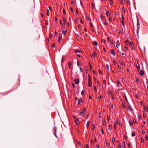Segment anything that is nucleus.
Returning a JSON list of instances; mask_svg holds the SVG:
<instances>
[{
	"mask_svg": "<svg viewBox=\"0 0 148 148\" xmlns=\"http://www.w3.org/2000/svg\"><path fill=\"white\" fill-rule=\"evenodd\" d=\"M106 68H107V71H108V70H109V69L108 64H106Z\"/></svg>",
	"mask_w": 148,
	"mask_h": 148,
	"instance_id": "26",
	"label": "nucleus"
},
{
	"mask_svg": "<svg viewBox=\"0 0 148 148\" xmlns=\"http://www.w3.org/2000/svg\"><path fill=\"white\" fill-rule=\"evenodd\" d=\"M126 108H127V109H129L131 111L132 110V108L131 107V106H127Z\"/></svg>",
	"mask_w": 148,
	"mask_h": 148,
	"instance_id": "16",
	"label": "nucleus"
},
{
	"mask_svg": "<svg viewBox=\"0 0 148 148\" xmlns=\"http://www.w3.org/2000/svg\"><path fill=\"white\" fill-rule=\"evenodd\" d=\"M140 25L138 23V20H137V28L139 27V28Z\"/></svg>",
	"mask_w": 148,
	"mask_h": 148,
	"instance_id": "39",
	"label": "nucleus"
},
{
	"mask_svg": "<svg viewBox=\"0 0 148 148\" xmlns=\"http://www.w3.org/2000/svg\"><path fill=\"white\" fill-rule=\"evenodd\" d=\"M63 22L64 23H66V18L65 17L63 18Z\"/></svg>",
	"mask_w": 148,
	"mask_h": 148,
	"instance_id": "23",
	"label": "nucleus"
},
{
	"mask_svg": "<svg viewBox=\"0 0 148 148\" xmlns=\"http://www.w3.org/2000/svg\"><path fill=\"white\" fill-rule=\"evenodd\" d=\"M95 127V125L94 124H92V129H94Z\"/></svg>",
	"mask_w": 148,
	"mask_h": 148,
	"instance_id": "44",
	"label": "nucleus"
},
{
	"mask_svg": "<svg viewBox=\"0 0 148 148\" xmlns=\"http://www.w3.org/2000/svg\"><path fill=\"white\" fill-rule=\"evenodd\" d=\"M41 16L42 18H43L44 16V15L43 13H42L41 14Z\"/></svg>",
	"mask_w": 148,
	"mask_h": 148,
	"instance_id": "57",
	"label": "nucleus"
},
{
	"mask_svg": "<svg viewBox=\"0 0 148 148\" xmlns=\"http://www.w3.org/2000/svg\"><path fill=\"white\" fill-rule=\"evenodd\" d=\"M144 109L145 111H147L148 112V107L147 108L146 106H144Z\"/></svg>",
	"mask_w": 148,
	"mask_h": 148,
	"instance_id": "18",
	"label": "nucleus"
},
{
	"mask_svg": "<svg viewBox=\"0 0 148 148\" xmlns=\"http://www.w3.org/2000/svg\"><path fill=\"white\" fill-rule=\"evenodd\" d=\"M112 125H110L108 127V129L109 130H111L112 128Z\"/></svg>",
	"mask_w": 148,
	"mask_h": 148,
	"instance_id": "22",
	"label": "nucleus"
},
{
	"mask_svg": "<svg viewBox=\"0 0 148 148\" xmlns=\"http://www.w3.org/2000/svg\"><path fill=\"white\" fill-rule=\"evenodd\" d=\"M93 44L95 45H97V43L96 41H95L93 42Z\"/></svg>",
	"mask_w": 148,
	"mask_h": 148,
	"instance_id": "34",
	"label": "nucleus"
},
{
	"mask_svg": "<svg viewBox=\"0 0 148 148\" xmlns=\"http://www.w3.org/2000/svg\"><path fill=\"white\" fill-rule=\"evenodd\" d=\"M90 121H88L87 122V123L86 124V127L87 128H88L89 126L90 125Z\"/></svg>",
	"mask_w": 148,
	"mask_h": 148,
	"instance_id": "17",
	"label": "nucleus"
},
{
	"mask_svg": "<svg viewBox=\"0 0 148 148\" xmlns=\"http://www.w3.org/2000/svg\"><path fill=\"white\" fill-rule=\"evenodd\" d=\"M110 52H111V54L112 55H113L114 56L115 55V52L114 50L112 49V50H111Z\"/></svg>",
	"mask_w": 148,
	"mask_h": 148,
	"instance_id": "14",
	"label": "nucleus"
},
{
	"mask_svg": "<svg viewBox=\"0 0 148 148\" xmlns=\"http://www.w3.org/2000/svg\"><path fill=\"white\" fill-rule=\"evenodd\" d=\"M140 73L141 75H143V74H144V71L142 70H139Z\"/></svg>",
	"mask_w": 148,
	"mask_h": 148,
	"instance_id": "12",
	"label": "nucleus"
},
{
	"mask_svg": "<svg viewBox=\"0 0 148 148\" xmlns=\"http://www.w3.org/2000/svg\"><path fill=\"white\" fill-rule=\"evenodd\" d=\"M125 50L126 51H127V46L125 47Z\"/></svg>",
	"mask_w": 148,
	"mask_h": 148,
	"instance_id": "61",
	"label": "nucleus"
},
{
	"mask_svg": "<svg viewBox=\"0 0 148 148\" xmlns=\"http://www.w3.org/2000/svg\"><path fill=\"white\" fill-rule=\"evenodd\" d=\"M131 135H132V137H134V136H135V134L134 132L133 133H132L131 134Z\"/></svg>",
	"mask_w": 148,
	"mask_h": 148,
	"instance_id": "42",
	"label": "nucleus"
},
{
	"mask_svg": "<svg viewBox=\"0 0 148 148\" xmlns=\"http://www.w3.org/2000/svg\"><path fill=\"white\" fill-rule=\"evenodd\" d=\"M142 133L143 134H144L145 133V132L144 130H143L142 131Z\"/></svg>",
	"mask_w": 148,
	"mask_h": 148,
	"instance_id": "64",
	"label": "nucleus"
},
{
	"mask_svg": "<svg viewBox=\"0 0 148 148\" xmlns=\"http://www.w3.org/2000/svg\"><path fill=\"white\" fill-rule=\"evenodd\" d=\"M67 32V30L65 28L63 29L62 32V33L65 35V34Z\"/></svg>",
	"mask_w": 148,
	"mask_h": 148,
	"instance_id": "8",
	"label": "nucleus"
},
{
	"mask_svg": "<svg viewBox=\"0 0 148 148\" xmlns=\"http://www.w3.org/2000/svg\"><path fill=\"white\" fill-rule=\"evenodd\" d=\"M86 148H89L88 145V144H86Z\"/></svg>",
	"mask_w": 148,
	"mask_h": 148,
	"instance_id": "54",
	"label": "nucleus"
},
{
	"mask_svg": "<svg viewBox=\"0 0 148 148\" xmlns=\"http://www.w3.org/2000/svg\"><path fill=\"white\" fill-rule=\"evenodd\" d=\"M114 128L115 129H116V124L115 123L114 125Z\"/></svg>",
	"mask_w": 148,
	"mask_h": 148,
	"instance_id": "49",
	"label": "nucleus"
},
{
	"mask_svg": "<svg viewBox=\"0 0 148 148\" xmlns=\"http://www.w3.org/2000/svg\"><path fill=\"white\" fill-rule=\"evenodd\" d=\"M122 108L123 109L124 108H126V107L125 104V103L123 102L122 104Z\"/></svg>",
	"mask_w": 148,
	"mask_h": 148,
	"instance_id": "13",
	"label": "nucleus"
},
{
	"mask_svg": "<svg viewBox=\"0 0 148 148\" xmlns=\"http://www.w3.org/2000/svg\"><path fill=\"white\" fill-rule=\"evenodd\" d=\"M49 11L48 9L47 10V16H49Z\"/></svg>",
	"mask_w": 148,
	"mask_h": 148,
	"instance_id": "20",
	"label": "nucleus"
},
{
	"mask_svg": "<svg viewBox=\"0 0 148 148\" xmlns=\"http://www.w3.org/2000/svg\"><path fill=\"white\" fill-rule=\"evenodd\" d=\"M45 24L47 25L48 24V21L47 20H46L45 21Z\"/></svg>",
	"mask_w": 148,
	"mask_h": 148,
	"instance_id": "51",
	"label": "nucleus"
},
{
	"mask_svg": "<svg viewBox=\"0 0 148 148\" xmlns=\"http://www.w3.org/2000/svg\"><path fill=\"white\" fill-rule=\"evenodd\" d=\"M120 89L119 88V87H118L116 89V93L118 94V95H120Z\"/></svg>",
	"mask_w": 148,
	"mask_h": 148,
	"instance_id": "3",
	"label": "nucleus"
},
{
	"mask_svg": "<svg viewBox=\"0 0 148 148\" xmlns=\"http://www.w3.org/2000/svg\"><path fill=\"white\" fill-rule=\"evenodd\" d=\"M86 111V108H84L82 110V111L79 114L80 115H84V113Z\"/></svg>",
	"mask_w": 148,
	"mask_h": 148,
	"instance_id": "2",
	"label": "nucleus"
},
{
	"mask_svg": "<svg viewBox=\"0 0 148 148\" xmlns=\"http://www.w3.org/2000/svg\"><path fill=\"white\" fill-rule=\"evenodd\" d=\"M81 99H81V100H80L79 99L78 100V101L79 104H80V103L82 102Z\"/></svg>",
	"mask_w": 148,
	"mask_h": 148,
	"instance_id": "47",
	"label": "nucleus"
},
{
	"mask_svg": "<svg viewBox=\"0 0 148 148\" xmlns=\"http://www.w3.org/2000/svg\"><path fill=\"white\" fill-rule=\"evenodd\" d=\"M130 124L131 126H132L133 125L132 122L131 121V122H130Z\"/></svg>",
	"mask_w": 148,
	"mask_h": 148,
	"instance_id": "58",
	"label": "nucleus"
},
{
	"mask_svg": "<svg viewBox=\"0 0 148 148\" xmlns=\"http://www.w3.org/2000/svg\"><path fill=\"white\" fill-rule=\"evenodd\" d=\"M123 96L125 98V99L126 100V101L128 102V100H127V99L126 97V95L125 94H124V96L123 95Z\"/></svg>",
	"mask_w": 148,
	"mask_h": 148,
	"instance_id": "28",
	"label": "nucleus"
},
{
	"mask_svg": "<svg viewBox=\"0 0 148 148\" xmlns=\"http://www.w3.org/2000/svg\"><path fill=\"white\" fill-rule=\"evenodd\" d=\"M103 84H104L106 85V81L105 80H104L103 81Z\"/></svg>",
	"mask_w": 148,
	"mask_h": 148,
	"instance_id": "46",
	"label": "nucleus"
},
{
	"mask_svg": "<svg viewBox=\"0 0 148 148\" xmlns=\"http://www.w3.org/2000/svg\"><path fill=\"white\" fill-rule=\"evenodd\" d=\"M141 142L142 143H143L144 142V139L143 138H141Z\"/></svg>",
	"mask_w": 148,
	"mask_h": 148,
	"instance_id": "43",
	"label": "nucleus"
},
{
	"mask_svg": "<svg viewBox=\"0 0 148 148\" xmlns=\"http://www.w3.org/2000/svg\"><path fill=\"white\" fill-rule=\"evenodd\" d=\"M139 27L137 28V33L138 35V30L139 29Z\"/></svg>",
	"mask_w": 148,
	"mask_h": 148,
	"instance_id": "38",
	"label": "nucleus"
},
{
	"mask_svg": "<svg viewBox=\"0 0 148 148\" xmlns=\"http://www.w3.org/2000/svg\"><path fill=\"white\" fill-rule=\"evenodd\" d=\"M137 63H136V66L137 68V69L138 71H139L140 69V65L139 64L138 62V60H137Z\"/></svg>",
	"mask_w": 148,
	"mask_h": 148,
	"instance_id": "4",
	"label": "nucleus"
},
{
	"mask_svg": "<svg viewBox=\"0 0 148 148\" xmlns=\"http://www.w3.org/2000/svg\"><path fill=\"white\" fill-rule=\"evenodd\" d=\"M143 117L144 118H145L146 117V115L145 113H144L143 114Z\"/></svg>",
	"mask_w": 148,
	"mask_h": 148,
	"instance_id": "59",
	"label": "nucleus"
},
{
	"mask_svg": "<svg viewBox=\"0 0 148 148\" xmlns=\"http://www.w3.org/2000/svg\"><path fill=\"white\" fill-rule=\"evenodd\" d=\"M130 45L131 46V49L132 50H134L135 49V47L134 46V45L132 43L130 42L129 43Z\"/></svg>",
	"mask_w": 148,
	"mask_h": 148,
	"instance_id": "6",
	"label": "nucleus"
},
{
	"mask_svg": "<svg viewBox=\"0 0 148 148\" xmlns=\"http://www.w3.org/2000/svg\"><path fill=\"white\" fill-rule=\"evenodd\" d=\"M70 10L72 12H73V9L72 8H70Z\"/></svg>",
	"mask_w": 148,
	"mask_h": 148,
	"instance_id": "53",
	"label": "nucleus"
},
{
	"mask_svg": "<svg viewBox=\"0 0 148 148\" xmlns=\"http://www.w3.org/2000/svg\"><path fill=\"white\" fill-rule=\"evenodd\" d=\"M120 43L119 42V41H117L116 42V47L117 48H118L119 47H120Z\"/></svg>",
	"mask_w": 148,
	"mask_h": 148,
	"instance_id": "11",
	"label": "nucleus"
},
{
	"mask_svg": "<svg viewBox=\"0 0 148 148\" xmlns=\"http://www.w3.org/2000/svg\"><path fill=\"white\" fill-rule=\"evenodd\" d=\"M112 142H114L115 141V139L114 138H112Z\"/></svg>",
	"mask_w": 148,
	"mask_h": 148,
	"instance_id": "48",
	"label": "nucleus"
},
{
	"mask_svg": "<svg viewBox=\"0 0 148 148\" xmlns=\"http://www.w3.org/2000/svg\"><path fill=\"white\" fill-rule=\"evenodd\" d=\"M58 20V19L56 17V16H55V20L56 21H57Z\"/></svg>",
	"mask_w": 148,
	"mask_h": 148,
	"instance_id": "62",
	"label": "nucleus"
},
{
	"mask_svg": "<svg viewBox=\"0 0 148 148\" xmlns=\"http://www.w3.org/2000/svg\"><path fill=\"white\" fill-rule=\"evenodd\" d=\"M117 86H118V87H119V85L120 84V82L119 80H117Z\"/></svg>",
	"mask_w": 148,
	"mask_h": 148,
	"instance_id": "25",
	"label": "nucleus"
},
{
	"mask_svg": "<svg viewBox=\"0 0 148 148\" xmlns=\"http://www.w3.org/2000/svg\"><path fill=\"white\" fill-rule=\"evenodd\" d=\"M62 39V36L61 34H59V39L58 40L59 42H60Z\"/></svg>",
	"mask_w": 148,
	"mask_h": 148,
	"instance_id": "19",
	"label": "nucleus"
},
{
	"mask_svg": "<svg viewBox=\"0 0 148 148\" xmlns=\"http://www.w3.org/2000/svg\"><path fill=\"white\" fill-rule=\"evenodd\" d=\"M91 144L93 145L94 144L95 142L93 139H92L91 140Z\"/></svg>",
	"mask_w": 148,
	"mask_h": 148,
	"instance_id": "27",
	"label": "nucleus"
},
{
	"mask_svg": "<svg viewBox=\"0 0 148 148\" xmlns=\"http://www.w3.org/2000/svg\"><path fill=\"white\" fill-rule=\"evenodd\" d=\"M88 85L89 87L92 86V78L89 75H88Z\"/></svg>",
	"mask_w": 148,
	"mask_h": 148,
	"instance_id": "1",
	"label": "nucleus"
},
{
	"mask_svg": "<svg viewBox=\"0 0 148 148\" xmlns=\"http://www.w3.org/2000/svg\"><path fill=\"white\" fill-rule=\"evenodd\" d=\"M136 81H137V82H138L139 80V79L138 78V77H136Z\"/></svg>",
	"mask_w": 148,
	"mask_h": 148,
	"instance_id": "52",
	"label": "nucleus"
},
{
	"mask_svg": "<svg viewBox=\"0 0 148 148\" xmlns=\"http://www.w3.org/2000/svg\"><path fill=\"white\" fill-rule=\"evenodd\" d=\"M122 63L121 62V65L122 66L124 65L125 64L123 63V62L122 61Z\"/></svg>",
	"mask_w": 148,
	"mask_h": 148,
	"instance_id": "55",
	"label": "nucleus"
},
{
	"mask_svg": "<svg viewBox=\"0 0 148 148\" xmlns=\"http://www.w3.org/2000/svg\"><path fill=\"white\" fill-rule=\"evenodd\" d=\"M122 20L121 21V22L122 23V24L123 27H124V18L123 17L122 15Z\"/></svg>",
	"mask_w": 148,
	"mask_h": 148,
	"instance_id": "5",
	"label": "nucleus"
},
{
	"mask_svg": "<svg viewBox=\"0 0 148 148\" xmlns=\"http://www.w3.org/2000/svg\"><path fill=\"white\" fill-rule=\"evenodd\" d=\"M108 18H109V21L111 22L112 21V18H111V17L110 16V17H108Z\"/></svg>",
	"mask_w": 148,
	"mask_h": 148,
	"instance_id": "31",
	"label": "nucleus"
},
{
	"mask_svg": "<svg viewBox=\"0 0 148 148\" xmlns=\"http://www.w3.org/2000/svg\"><path fill=\"white\" fill-rule=\"evenodd\" d=\"M97 85L98 86L99 85V81H97Z\"/></svg>",
	"mask_w": 148,
	"mask_h": 148,
	"instance_id": "56",
	"label": "nucleus"
},
{
	"mask_svg": "<svg viewBox=\"0 0 148 148\" xmlns=\"http://www.w3.org/2000/svg\"><path fill=\"white\" fill-rule=\"evenodd\" d=\"M75 122L76 123L77 125H78L79 124V120H78L76 118H75Z\"/></svg>",
	"mask_w": 148,
	"mask_h": 148,
	"instance_id": "10",
	"label": "nucleus"
},
{
	"mask_svg": "<svg viewBox=\"0 0 148 148\" xmlns=\"http://www.w3.org/2000/svg\"><path fill=\"white\" fill-rule=\"evenodd\" d=\"M109 95L110 96H111L112 98H113L114 96V95L112 93L111 91H109Z\"/></svg>",
	"mask_w": 148,
	"mask_h": 148,
	"instance_id": "15",
	"label": "nucleus"
},
{
	"mask_svg": "<svg viewBox=\"0 0 148 148\" xmlns=\"http://www.w3.org/2000/svg\"><path fill=\"white\" fill-rule=\"evenodd\" d=\"M135 96L137 99H138V96L137 94H136L135 95Z\"/></svg>",
	"mask_w": 148,
	"mask_h": 148,
	"instance_id": "40",
	"label": "nucleus"
},
{
	"mask_svg": "<svg viewBox=\"0 0 148 148\" xmlns=\"http://www.w3.org/2000/svg\"><path fill=\"white\" fill-rule=\"evenodd\" d=\"M103 23L106 25H108V23H107V22L106 21H105Z\"/></svg>",
	"mask_w": 148,
	"mask_h": 148,
	"instance_id": "35",
	"label": "nucleus"
},
{
	"mask_svg": "<svg viewBox=\"0 0 148 148\" xmlns=\"http://www.w3.org/2000/svg\"><path fill=\"white\" fill-rule=\"evenodd\" d=\"M145 139L146 140H148V134H147L145 136Z\"/></svg>",
	"mask_w": 148,
	"mask_h": 148,
	"instance_id": "36",
	"label": "nucleus"
},
{
	"mask_svg": "<svg viewBox=\"0 0 148 148\" xmlns=\"http://www.w3.org/2000/svg\"><path fill=\"white\" fill-rule=\"evenodd\" d=\"M115 124H116L118 125L119 126H120V123H118V120H116Z\"/></svg>",
	"mask_w": 148,
	"mask_h": 148,
	"instance_id": "24",
	"label": "nucleus"
},
{
	"mask_svg": "<svg viewBox=\"0 0 148 148\" xmlns=\"http://www.w3.org/2000/svg\"><path fill=\"white\" fill-rule=\"evenodd\" d=\"M77 65L78 66H79V61H77Z\"/></svg>",
	"mask_w": 148,
	"mask_h": 148,
	"instance_id": "63",
	"label": "nucleus"
},
{
	"mask_svg": "<svg viewBox=\"0 0 148 148\" xmlns=\"http://www.w3.org/2000/svg\"><path fill=\"white\" fill-rule=\"evenodd\" d=\"M63 13L64 15L66 14V11L64 9H63Z\"/></svg>",
	"mask_w": 148,
	"mask_h": 148,
	"instance_id": "45",
	"label": "nucleus"
},
{
	"mask_svg": "<svg viewBox=\"0 0 148 148\" xmlns=\"http://www.w3.org/2000/svg\"><path fill=\"white\" fill-rule=\"evenodd\" d=\"M74 82L76 84H78L79 82V80L77 79H76L74 80Z\"/></svg>",
	"mask_w": 148,
	"mask_h": 148,
	"instance_id": "9",
	"label": "nucleus"
},
{
	"mask_svg": "<svg viewBox=\"0 0 148 148\" xmlns=\"http://www.w3.org/2000/svg\"><path fill=\"white\" fill-rule=\"evenodd\" d=\"M122 10L123 11V12L124 13H125V8H124V7L123 6L122 7Z\"/></svg>",
	"mask_w": 148,
	"mask_h": 148,
	"instance_id": "33",
	"label": "nucleus"
},
{
	"mask_svg": "<svg viewBox=\"0 0 148 148\" xmlns=\"http://www.w3.org/2000/svg\"><path fill=\"white\" fill-rule=\"evenodd\" d=\"M113 1L112 0H111L110 1V5H112L113 4Z\"/></svg>",
	"mask_w": 148,
	"mask_h": 148,
	"instance_id": "50",
	"label": "nucleus"
},
{
	"mask_svg": "<svg viewBox=\"0 0 148 148\" xmlns=\"http://www.w3.org/2000/svg\"><path fill=\"white\" fill-rule=\"evenodd\" d=\"M102 124L103 125H104V123L105 122V120L104 119H102Z\"/></svg>",
	"mask_w": 148,
	"mask_h": 148,
	"instance_id": "41",
	"label": "nucleus"
},
{
	"mask_svg": "<svg viewBox=\"0 0 148 148\" xmlns=\"http://www.w3.org/2000/svg\"><path fill=\"white\" fill-rule=\"evenodd\" d=\"M113 63L114 65H116L117 63L116 61L114 60H113Z\"/></svg>",
	"mask_w": 148,
	"mask_h": 148,
	"instance_id": "32",
	"label": "nucleus"
},
{
	"mask_svg": "<svg viewBox=\"0 0 148 148\" xmlns=\"http://www.w3.org/2000/svg\"><path fill=\"white\" fill-rule=\"evenodd\" d=\"M133 123L134 124H136V121L135 119H133Z\"/></svg>",
	"mask_w": 148,
	"mask_h": 148,
	"instance_id": "29",
	"label": "nucleus"
},
{
	"mask_svg": "<svg viewBox=\"0 0 148 148\" xmlns=\"http://www.w3.org/2000/svg\"><path fill=\"white\" fill-rule=\"evenodd\" d=\"M68 65H69V69H70L71 68V62H69L68 63Z\"/></svg>",
	"mask_w": 148,
	"mask_h": 148,
	"instance_id": "37",
	"label": "nucleus"
},
{
	"mask_svg": "<svg viewBox=\"0 0 148 148\" xmlns=\"http://www.w3.org/2000/svg\"><path fill=\"white\" fill-rule=\"evenodd\" d=\"M96 55V53L95 51H93V54H91L90 56L92 58L94 57Z\"/></svg>",
	"mask_w": 148,
	"mask_h": 148,
	"instance_id": "7",
	"label": "nucleus"
},
{
	"mask_svg": "<svg viewBox=\"0 0 148 148\" xmlns=\"http://www.w3.org/2000/svg\"><path fill=\"white\" fill-rule=\"evenodd\" d=\"M94 89L95 91L96 92H97V88H96V87L95 86H94Z\"/></svg>",
	"mask_w": 148,
	"mask_h": 148,
	"instance_id": "30",
	"label": "nucleus"
},
{
	"mask_svg": "<svg viewBox=\"0 0 148 148\" xmlns=\"http://www.w3.org/2000/svg\"><path fill=\"white\" fill-rule=\"evenodd\" d=\"M106 14L108 17H110V13L108 11H107L106 12Z\"/></svg>",
	"mask_w": 148,
	"mask_h": 148,
	"instance_id": "21",
	"label": "nucleus"
},
{
	"mask_svg": "<svg viewBox=\"0 0 148 148\" xmlns=\"http://www.w3.org/2000/svg\"><path fill=\"white\" fill-rule=\"evenodd\" d=\"M127 4L130 3V1L129 0H127Z\"/></svg>",
	"mask_w": 148,
	"mask_h": 148,
	"instance_id": "60",
	"label": "nucleus"
}]
</instances>
